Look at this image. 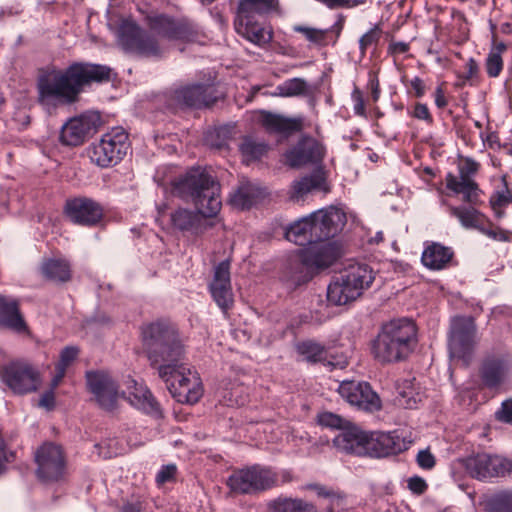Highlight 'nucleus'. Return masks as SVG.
Returning a JSON list of instances; mask_svg holds the SVG:
<instances>
[{
  "instance_id": "4468645a",
  "label": "nucleus",
  "mask_w": 512,
  "mask_h": 512,
  "mask_svg": "<svg viewBox=\"0 0 512 512\" xmlns=\"http://www.w3.org/2000/svg\"><path fill=\"white\" fill-rule=\"evenodd\" d=\"M87 386L95 402L106 411L117 408L120 398L119 387L114 379L106 372L92 371L86 374Z\"/></svg>"
},
{
  "instance_id": "864d4df0",
  "label": "nucleus",
  "mask_w": 512,
  "mask_h": 512,
  "mask_svg": "<svg viewBox=\"0 0 512 512\" xmlns=\"http://www.w3.org/2000/svg\"><path fill=\"white\" fill-rule=\"evenodd\" d=\"M240 390L241 387L237 386L233 387L229 392H226V390L219 391L220 401L227 406L243 405L245 400L237 395Z\"/></svg>"
},
{
  "instance_id": "a19ab883",
  "label": "nucleus",
  "mask_w": 512,
  "mask_h": 512,
  "mask_svg": "<svg viewBox=\"0 0 512 512\" xmlns=\"http://www.w3.org/2000/svg\"><path fill=\"white\" fill-rule=\"evenodd\" d=\"M296 349L303 359L310 363L322 362L327 359L325 347L311 340L299 343Z\"/></svg>"
},
{
  "instance_id": "e433bc0d",
  "label": "nucleus",
  "mask_w": 512,
  "mask_h": 512,
  "mask_svg": "<svg viewBox=\"0 0 512 512\" xmlns=\"http://www.w3.org/2000/svg\"><path fill=\"white\" fill-rule=\"evenodd\" d=\"M262 190L249 181H242L230 197V204L239 210L251 208L262 197Z\"/></svg>"
},
{
  "instance_id": "393cba45",
  "label": "nucleus",
  "mask_w": 512,
  "mask_h": 512,
  "mask_svg": "<svg viewBox=\"0 0 512 512\" xmlns=\"http://www.w3.org/2000/svg\"><path fill=\"white\" fill-rule=\"evenodd\" d=\"M278 13H280L279 0H239L234 21H259Z\"/></svg>"
},
{
  "instance_id": "6e6d98bb",
  "label": "nucleus",
  "mask_w": 512,
  "mask_h": 512,
  "mask_svg": "<svg viewBox=\"0 0 512 512\" xmlns=\"http://www.w3.org/2000/svg\"><path fill=\"white\" fill-rule=\"evenodd\" d=\"M177 468L174 464H168L163 466L156 475V482L159 485H163L167 482L174 480Z\"/></svg>"
},
{
  "instance_id": "69168bd1",
  "label": "nucleus",
  "mask_w": 512,
  "mask_h": 512,
  "mask_svg": "<svg viewBox=\"0 0 512 512\" xmlns=\"http://www.w3.org/2000/svg\"><path fill=\"white\" fill-rule=\"evenodd\" d=\"M410 87L414 90V95L417 98H421L424 96L426 92V86L424 81L420 77H414L409 82Z\"/></svg>"
},
{
  "instance_id": "ddd939ff",
  "label": "nucleus",
  "mask_w": 512,
  "mask_h": 512,
  "mask_svg": "<svg viewBox=\"0 0 512 512\" xmlns=\"http://www.w3.org/2000/svg\"><path fill=\"white\" fill-rule=\"evenodd\" d=\"M36 475L42 482H57L66 473V458L61 446L47 442L35 452Z\"/></svg>"
},
{
  "instance_id": "f8f14e48",
  "label": "nucleus",
  "mask_w": 512,
  "mask_h": 512,
  "mask_svg": "<svg viewBox=\"0 0 512 512\" xmlns=\"http://www.w3.org/2000/svg\"><path fill=\"white\" fill-rule=\"evenodd\" d=\"M2 381L15 394H28L39 389L42 377L37 368L28 362L16 361L0 371Z\"/></svg>"
},
{
  "instance_id": "2f4dec72",
  "label": "nucleus",
  "mask_w": 512,
  "mask_h": 512,
  "mask_svg": "<svg viewBox=\"0 0 512 512\" xmlns=\"http://www.w3.org/2000/svg\"><path fill=\"white\" fill-rule=\"evenodd\" d=\"M453 255L454 252L450 247L432 242L425 247L421 261L424 266L431 270H441L448 266Z\"/></svg>"
},
{
  "instance_id": "0e129e2a",
  "label": "nucleus",
  "mask_w": 512,
  "mask_h": 512,
  "mask_svg": "<svg viewBox=\"0 0 512 512\" xmlns=\"http://www.w3.org/2000/svg\"><path fill=\"white\" fill-rule=\"evenodd\" d=\"M510 202V196L508 193L497 192L492 195L490 198V205L492 209H497V207H504Z\"/></svg>"
},
{
  "instance_id": "4d7b16f0",
  "label": "nucleus",
  "mask_w": 512,
  "mask_h": 512,
  "mask_svg": "<svg viewBox=\"0 0 512 512\" xmlns=\"http://www.w3.org/2000/svg\"><path fill=\"white\" fill-rule=\"evenodd\" d=\"M417 464L422 468L426 470L432 469L435 464L436 460L434 455L429 450H420L416 457Z\"/></svg>"
},
{
  "instance_id": "c85d7f7f",
  "label": "nucleus",
  "mask_w": 512,
  "mask_h": 512,
  "mask_svg": "<svg viewBox=\"0 0 512 512\" xmlns=\"http://www.w3.org/2000/svg\"><path fill=\"white\" fill-rule=\"evenodd\" d=\"M149 27L154 34L168 40L186 39L189 32L187 25L165 15L150 17Z\"/></svg>"
},
{
  "instance_id": "3c124183",
  "label": "nucleus",
  "mask_w": 512,
  "mask_h": 512,
  "mask_svg": "<svg viewBox=\"0 0 512 512\" xmlns=\"http://www.w3.org/2000/svg\"><path fill=\"white\" fill-rule=\"evenodd\" d=\"M382 34V30L379 25H375L367 33H365L359 40V47L362 54H365L366 50L376 44Z\"/></svg>"
},
{
  "instance_id": "603ef678",
  "label": "nucleus",
  "mask_w": 512,
  "mask_h": 512,
  "mask_svg": "<svg viewBox=\"0 0 512 512\" xmlns=\"http://www.w3.org/2000/svg\"><path fill=\"white\" fill-rule=\"evenodd\" d=\"M503 69V60L499 52H490L486 59V71L490 77H497Z\"/></svg>"
},
{
  "instance_id": "dca6fc26",
  "label": "nucleus",
  "mask_w": 512,
  "mask_h": 512,
  "mask_svg": "<svg viewBox=\"0 0 512 512\" xmlns=\"http://www.w3.org/2000/svg\"><path fill=\"white\" fill-rule=\"evenodd\" d=\"M100 123V115L96 112L71 118L62 126L60 141L67 146L81 145L96 132Z\"/></svg>"
},
{
  "instance_id": "9b49d317",
  "label": "nucleus",
  "mask_w": 512,
  "mask_h": 512,
  "mask_svg": "<svg viewBox=\"0 0 512 512\" xmlns=\"http://www.w3.org/2000/svg\"><path fill=\"white\" fill-rule=\"evenodd\" d=\"M466 473L478 480L512 475V460L500 455L478 453L460 461Z\"/></svg>"
},
{
  "instance_id": "c03bdc74",
  "label": "nucleus",
  "mask_w": 512,
  "mask_h": 512,
  "mask_svg": "<svg viewBox=\"0 0 512 512\" xmlns=\"http://www.w3.org/2000/svg\"><path fill=\"white\" fill-rule=\"evenodd\" d=\"M240 151L247 161L256 160L266 152V145L251 138H245L240 145Z\"/></svg>"
},
{
  "instance_id": "774afa93",
  "label": "nucleus",
  "mask_w": 512,
  "mask_h": 512,
  "mask_svg": "<svg viewBox=\"0 0 512 512\" xmlns=\"http://www.w3.org/2000/svg\"><path fill=\"white\" fill-rule=\"evenodd\" d=\"M434 97H435V105L438 108L443 109L448 105V101L445 96V92H444L442 85H440L436 88V90L434 92Z\"/></svg>"
},
{
  "instance_id": "bf43d9fd",
  "label": "nucleus",
  "mask_w": 512,
  "mask_h": 512,
  "mask_svg": "<svg viewBox=\"0 0 512 512\" xmlns=\"http://www.w3.org/2000/svg\"><path fill=\"white\" fill-rule=\"evenodd\" d=\"M496 418L505 423H512V399L502 403L501 408L496 412Z\"/></svg>"
},
{
  "instance_id": "4be33fe9",
  "label": "nucleus",
  "mask_w": 512,
  "mask_h": 512,
  "mask_svg": "<svg viewBox=\"0 0 512 512\" xmlns=\"http://www.w3.org/2000/svg\"><path fill=\"white\" fill-rule=\"evenodd\" d=\"M323 155L324 148L317 140L304 137L285 154V157L290 167L297 168L309 163H317L322 160Z\"/></svg>"
},
{
  "instance_id": "49530a36",
  "label": "nucleus",
  "mask_w": 512,
  "mask_h": 512,
  "mask_svg": "<svg viewBox=\"0 0 512 512\" xmlns=\"http://www.w3.org/2000/svg\"><path fill=\"white\" fill-rule=\"evenodd\" d=\"M293 29L294 31L303 34L308 41L314 44L325 45L327 43L326 40L329 30H322L301 25L294 26Z\"/></svg>"
},
{
  "instance_id": "c756f323",
  "label": "nucleus",
  "mask_w": 512,
  "mask_h": 512,
  "mask_svg": "<svg viewBox=\"0 0 512 512\" xmlns=\"http://www.w3.org/2000/svg\"><path fill=\"white\" fill-rule=\"evenodd\" d=\"M234 28L240 36L259 47H265L273 38L272 29L261 25L258 20L234 21Z\"/></svg>"
},
{
  "instance_id": "473e14b6",
  "label": "nucleus",
  "mask_w": 512,
  "mask_h": 512,
  "mask_svg": "<svg viewBox=\"0 0 512 512\" xmlns=\"http://www.w3.org/2000/svg\"><path fill=\"white\" fill-rule=\"evenodd\" d=\"M445 183L450 191L455 194H462L464 202L470 205L481 203L480 194L482 191L474 180L458 179L454 174L448 173L445 177Z\"/></svg>"
},
{
  "instance_id": "680f3d73",
  "label": "nucleus",
  "mask_w": 512,
  "mask_h": 512,
  "mask_svg": "<svg viewBox=\"0 0 512 512\" xmlns=\"http://www.w3.org/2000/svg\"><path fill=\"white\" fill-rule=\"evenodd\" d=\"M412 115L416 119L423 120L428 124H431L433 122V118L426 104L416 103Z\"/></svg>"
},
{
  "instance_id": "9d476101",
  "label": "nucleus",
  "mask_w": 512,
  "mask_h": 512,
  "mask_svg": "<svg viewBox=\"0 0 512 512\" xmlns=\"http://www.w3.org/2000/svg\"><path fill=\"white\" fill-rule=\"evenodd\" d=\"M117 42L127 52L143 57H159L162 47L155 37L130 20H124L117 30Z\"/></svg>"
},
{
  "instance_id": "f3484780",
  "label": "nucleus",
  "mask_w": 512,
  "mask_h": 512,
  "mask_svg": "<svg viewBox=\"0 0 512 512\" xmlns=\"http://www.w3.org/2000/svg\"><path fill=\"white\" fill-rule=\"evenodd\" d=\"M340 255L341 247L336 241H318L302 250L301 261L309 269L322 270L333 265Z\"/></svg>"
},
{
  "instance_id": "a878e982",
  "label": "nucleus",
  "mask_w": 512,
  "mask_h": 512,
  "mask_svg": "<svg viewBox=\"0 0 512 512\" xmlns=\"http://www.w3.org/2000/svg\"><path fill=\"white\" fill-rule=\"evenodd\" d=\"M403 449L404 444L395 432L380 433L375 437H371L367 434L365 442L366 452L364 456L382 458L397 454Z\"/></svg>"
},
{
  "instance_id": "ea45409f",
  "label": "nucleus",
  "mask_w": 512,
  "mask_h": 512,
  "mask_svg": "<svg viewBox=\"0 0 512 512\" xmlns=\"http://www.w3.org/2000/svg\"><path fill=\"white\" fill-rule=\"evenodd\" d=\"M43 275L52 281L65 282L71 277L70 265L62 259H48L41 266Z\"/></svg>"
},
{
  "instance_id": "4c0bfd02",
  "label": "nucleus",
  "mask_w": 512,
  "mask_h": 512,
  "mask_svg": "<svg viewBox=\"0 0 512 512\" xmlns=\"http://www.w3.org/2000/svg\"><path fill=\"white\" fill-rule=\"evenodd\" d=\"M313 190L328 191L324 177L319 173H313L294 181L291 187V199L298 200Z\"/></svg>"
},
{
  "instance_id": "bb28decb",
  "label": "nucleus",
  "mask_w": 512,
  "mask_h": 512,
  "mask_svg": "<svg viewBox=\"0 0 512 512\" xmlns=\"http://www.w3.org/2000/svg\"><path fill=\"white\" fill-rule=\"evenodd\" d=\"M367 433L348 424L333 439V446L341 453L364 456Z\"/></svg>"
},
{
  "instance_id": "20e7f679",
  "label": "nucleus",
  "mask_w": 512,
  "mask_h": 512,
  "mask_svg": "<svg viewBox=\"0 0 512 512\" xmlns=\"http://www.w3.org/2000/svg\"><path fill=\"white\" fill-rule=\"evenodd\" d=\"M418 343L417 326L408 318L389 321L381 327L373 341L372 354L382 363H397L406 360Z\"/></svg>"
},
{
  "instance_id": "412c9836",
  "label": "nucleus",
  "mask_w": 512,
  "mask_h": 512,
  "mask_svg": "<svg viewBox=\"0 0 512 512\" xmlns=\"http://www.w3.org/2000/svg\"><path fill=\"white\" fill-rule=\"evenodd\" d=\"M510 367L508 362L497 356L486 357L479 367V379L481 386L500 391L509 379Z\"/></svg>"
},
{
  "instance_id": "7ed1b4c3",
  "label": "nucleus",
  "mask_w": 512,
  "mask_h": 512,
  "mask_svg": "<svg viewBox=\"0 0 512 512\" xmlns=\"http://www.w3.org/2000/svg\"><path fill=\"white\" fill-rule=\"evenodd\" d=\"M171 191L191 201L204 216H216L222 206L220 184L203 168H191L171 182Z\"/></svg>"
},
{
  "instance_id": "338daca9",
  "label": "nucleus",
  "mask_w": 512,
  "mask_h": 512,
  "mask_svg": "<svg viewBox=\"0 0 512 512\" xmlns=\"http://www.w3.org/2000/svg\"><path fill=\"white\" fill-rule=\"evenodd\" d=\"M368 86L371 90V95H372L373 101L374 102L378 101V99L380 97V84H379L378 77L373 73H370V75H369Z\"/></svg>"
},
{
  "instance_id": "5701e85b",
  "label": "nucleus",
  "mask_w": 512,
  "mask_h": 512,
  "mask_svg": "<svg viewBox=\"0 0 512 512\" xmlns=\"http://www.w3.org/2000/svg\"><path fill=\"white\" fill-rule=\"evenodd\" d=\"M210 292L222 310L229 309L233 304V293L230 280V263L222 261L215 267Z\"/></svg>"
},
{
  "instance_id": "7c9ffc66",
  "label": "nucleus",
  "mask_w": 512,
  "mask_h": 512,
  "mask_svg": "<svg viewBox=\"0 0 512 512\" xmlns=\"http://www.w3.org/2000/svg\"><path fill=\"white\" fill-rule=\"evenodd\" d=\"M0 326L17 333L27 330V325L20 314L16 300L0 295Z\"/></svg>"
},
{
  "instance_id": "79ce46f5",
  "label": "nucleus",
  "mask_w": 512,
  "mask_h": 512,
  "mask_svg": "<svg viewBox=\"0 0 512 512\" xmlns=\"http://www.w3.org/2000/svg\"><path fill=\"white\" fill-rule=\"evenodd\" d=\"M307 91V83L301 78H292L276 87L274 96L279 97H295L305 94Z\"/></svg>"
},
{
  "instance_id": "2eb2a0df",
  "label": "nucleus",
  "mask_w": 512,
  "mask_h": 512,
  "mask_svg": "<svg viewBox=\"0 0 512 512\" xmlns=\"http://www.w3.org/2000/svg\"><path fill=\"white\" fill-rule=\"evenodd\" d=\"M338 393L350 405L366 412H376L382 408L379 395L368 382L343 381Z\"/></svg>"
},
{
  "instance_id": "6e6552de",
  "label": "nucleus",
  "mask_w": 512,
  "mask_h": 512,
  "mask_svg": "<svg viewBox=\"0 0 512 512\" xmlns=\"http://www.w3.org/2000/svg\"><path fill=\"white\" fill-rule=\"evenodd\" d=\"M476 344V325L473 318L463 316L453 318L448 341L451 359L468 365Z\"/></svg>"
},
{
  "instance_id": "37998d69",
  "label": "nucleus",
  "mask_w": 512,
  "mask_h": 512,
  "mask_svg": "<svg viewBox=\"0 0 512 512\" xmlns=\"http://www.w3.org/2000/svg\"><path fill=\"white\" fill-rule=\"evenodd\" d=\"M485 512H512V491H501L490 497Z\"/></svg>"
},
{
  "instance_id": "de8ad7c7",
  "label": "nucleus",
  "mask_w": 512,
  "mask_h": 512,
  "mask_svg": "<svg viewBox=\"0 0 512 512\" xmlns=\"http://www.w3.org/2000/svg\"><path fill=\"white\" fill-rule=\"evenodd\" d=\"M459 176L458 179L464 180H474L473 176H475L480 168V164L475 160L466 157L462 158L459 164Z\"/></svg>"
},
{
  "instance_id": "39448f33",
  "label": "nucleus",
  "mask_w": 512,
  "mask_h": 512,
  "mask_svg": "<svg viewBox=\"0 0 512 512\" xmlns=\"http://www.w3.org/2000/svg\"><path fill=\"white\" fill-rule=\"evenodd\" d=\"M375 279L373 270L364 263H353L336 275L327 289L328 301L335 305H345L355 301Z\"/></svg>"
},
{
  "instance_id": "13d9d810",
  "label": "nucleus",
  "mask_w": 512,
  "mask_h": 512,
  "mask_svg": "<svg viewBox=\"0 0 512 512\" xmlns=\"http://www.w3.org/2000/svg\"><path fill=\"white\" fill-rule=\"evenodd\" d=\"M409 490L416 495H422L426 492L428 485L426 481L419 476L410 477L407 481Z\"/></svg>"
},
{
  "instance_id": "58836bf2",
  "label": "nucleus",
  "mask_w": 512,
  "mask_h": 512,
  "mask_svg": "<svg viewBox=\"0 0 512 512\" xmlns=\"http://www.w3.org/2000/svg\"><path fill=\"white\" fill-rule=\"evenodd\" d=\"M271 508L273 512H318L317 507L300 498L279 497L275 499Z\"/></svg>"
},
{
  "instance_id": "e2e57ef3",
  "label": "nucleus",
  "mask_w": 512,
  "mask_h": 512,
  "mask_svg": "<svg viewBox=\"0 0 512 512\" xmlns=\"http://www.w3.org/2000/svg\"><path fill=\"white\" fill-rule=\"evenodd\" d=\"M38 406L47 410H52L55 407V393L54 390L49 389L44 392L38 402Z\"/></svg>"
},
{
  "instance_id": "6ab92c4d",
  "label": "nucleus",
  "mask_w": 512,
  "mask_h": 512,
  "mask_svg": "<svg viewBox=\"0 0 512 512\" xmlns=\"http://www.w3.org/2000/svg\"><path fill=\"white\" fill-rule=\"evenodd\" d=\"M314 223V237L326 241L335 237L346 223L345 214L338 208L330 206L311 213Z\"/></svg>"
},
{
  "instance_id": "8fccbe9b",
  "label": "nucleus",
  "mask_w": 512,
  "mask_h": 512,
  "mask_svg": "<svg viewBox=\"0 0 512 512\" xmlns=\"http://www.w3.org/2000/svg\"><path fill=\"white\" fill-rule=\"evenodd\" d=\"M481 233L495 241H501V242L512 241V233L510 231H507L498 226H495L493 223H492V226L485 224L483 229L481 230Z\"/></svg>"
},
{
  "instance_id": "052dcab7",
  "label": "nucleus",
  "mask_w": 512,
  "mask_h": 512,
  "mask_svg": "<svg viewBox=\"0 0 512 512\" xmlns=\"http://www.w3.org/2000/svg\"><path fill=\"white\" fill-rule=\"evenodd\" d=\"M352 99L354 101V112L356 115L365 116L366 115V107L363 98L362 92L355 88L352 92Z\"/></svg>"
},
{
  "instance_id": "72a5a7b5",
  "label": "nucleus",
  "mask_w": 512,
  "mask_h": 512,
  "mask_svg": "<svg viewBox=\"0 0 512 512\" xmlns=\"http://www.w3.org/2000/svg\"><path fill=\"white\" fill-rule=\"evenodd\" d=\"M474 206H450L449 211L452 216L460 221L464 228L476 229L481 232L485 224L492 226V222Z\"/></svg>"
},
{
  "instance_id": "f03ea898",
  "label": "nucleus",
  "mask_w": 512,
  "mask_h": 512,
  "mask_svg": "<svg viewBox=\"0 0 512 512\" xmlns=\"http://www.w3.org/2000/svg\"><path fill=\"white\" fill-rule=\"evenodd\" d=\"M144 350L151 365L165 377L182 362L185 356L183 339L175 324L157 320L146 324L141 331Z\"/></svg>"
},
{
  "instance_id": "1a4fd4ad",
  "label": "nucleus",
  "mask_w": 512,
  "mask_h": 512,
  "mask_svg": "<svg viewBox=\"0 0 512 512\" xmlns=\"http://www.w3.org/2000/svg\"><path fill=\"white\" fill-rule=\"evenodd\" d=\"M170 394L180 403L194 404L203 395L201 379L196 371L180 362L167 376L160 377Z\"/></svg>"
},
{
  "instance_id": "aec40b11",
  "label": "nucleus",
  "mask_w": 512,
  "mask_h": 512,
  "mask_svg": "<svg viewBox=\"0 0 512 512\" xmlns=\"http://www.w3.org/2000/svg\"><path fill=\"white\" fill-rule=\"evenodd\" d=\"M212 86L196 84L176 89L169 100L172 108L209 106L216 101Z\"/></svg>"
},
{
  "instance_id": "5fc2aeb1",
  "label": "nucleus",
  "mask_w": 512,
  "mask_h": 512,
  "mask_svg": "<svg viewBox=\"0 0 512 512\" xmlns=\"http://www.w3.org/2000/svg\"><path fill=\"white\" fill-rule=\"evenodd\" d=\"M79 350L77 347L68 346L65 347L60 354V361L56 365L60 368L67 369V367L76 359Z\"/></svg>"
},
{
  "instance_id": "f704fd0d",
  "label": "nucleus",
  "mask_w": 512,
  "mask_h": 512,
  "mask_svg": "<svg viewBox=\"0 0 512 512\" xmlns=\"http://www.w3.org/2000/svg\"><path fill=\"white\" fill-rule=\"evenodd\" d=\"M288 241L303 246L318 242L314 237V223L311 214L293 223L285 232Z\"/></svg>"
},
{
  "instance_id": "cd10ccee",
  "label": "nucleus",
  "mask_w": 512,
  "mask_h": 512,
  "mask_svg": "<svg viewBox=\"0 0 512 512\" xmlns=\"http://www.w3.org/2000/svg\"><path fill=\"white\" fill-rule=\"evenodd\" d=\"M204 216L199 209L190 210L179 207L170 213V226L173 230L199 234L205 230Z\"/></svg>"
},
{
  "instance_id": "0eeeda50",
  "label": "nucleus",
  "mask_w": 512,
  "mask_h": 512,
  "mask_svg": "<svg viewBox=\"0 0 512 512\" xmlns=\"http://www.w3.org/2000/svg\"><path fill=\"white\" fill-rule=\"evenodd\" d=\"M129 148L128 134L121 127L112 128L93 143L88 154L91 161L99 167L107 168L119 163Z\"/></svg>"
},
{
  "instance_id": "f257e3e1",
  "label": "nucleus",
  "mask_w": 512,
  "mask_h": 512,
  "mask_svg": "<svg viewBox=\"0 0 512 512\" xmlns=\"http://www.w3.org/2000/svg\"><path fill=\"white\" fill-rule=\"evenodd\" d=\"M111 68L91 63H74L61 70L48 66L39 70L37 88L41 104H71L82 87L91 82L110 80Z\"/></svg>"
},
{
  "instance_id": "a211bd4d",
  "label": "nucleus",
  "mask_w": 512,
  "mask_h": 512,
  "mask_svg": "<svg viewBox=\"0 0 512 512\" xmlns=\"http://www.w3.org/2000/svg\"><path fill=\"white\" fill-rule=\"evenodd\" d=\"M64 212L71 222L83 226H94L103 217L100 204L85 197L67 200Z\"/></svg>"
},
{
  "instance_id": "a18cd8bd",
  "label": "nucleus",
  "mask_w": 512,
  "mask_h": 512,
  "mask_svg": "<svg viewBox=\"0 0 512 512\" xmlns=\"http://www.w3.org/2000/svg\"><path fill=\"white\" fill-rule=\"evenodd\" d=\"M421 401L419 393L414 392L411 381H405L403 387L399 391L398 402L405 408H414Z\"/></svg>"
},
{
  "instance_id": "423d86ee",
  "label": "nucleus",
  "mask_w": 512,
  "mask_h": 512,
  "mask_svg": "<svg viewBox=\"0 0 512 512\" xmlns=\"http://www.w3.org/2000/svg\"><path fill=\"white\" fill-rule=\"evenodd\" d=\"M227 484L234 492L256 494L279 486V477L270 467L253 465L233 472Z\"/></svg>"
},
{
  "instance_id": "b1692460",
  "label": "nucleus",
  "mask_w": 512,
  "mask_h": 512,
  "mask_svg": "<svg viewBox=\"0 0 512 512\" xmlns=\"http://www.w3.org/2000/svg\"><path fill=\"white\" fill-rule=\"evenodd\" d=\"M126 393L129 403L138 410L155 417L162 416L159 403L143 383L137 382L132 378L127 379Z\"/></svg>"
},
{
  "instance_id": "09e8293b",
  "label": "nucleus",
  "mask_w": 512,
  "mask_h": 512,
  "mask_svg": "<svg viewBox=\"0 0 512 512\" xmlns=\"http://www.w3.org/2000/svg\"><path fill=\"white\" fill-rule=\"evenodd\" d=\"M318 423L325 427L340 429V431L349 424L344 418L331 412L319 414Z\"/></svg>"
},
{
  "instance_id": "c9c22d12",
  "label": "nucleus",
  "mask_w": 512,
  "mask_h": 512,
  "mask_svg": "<svg viewBox=\"0 0 512 512\" xmlns=\"http://www.w3.org/2000/svg\"><path fill=\"white\" fill-rule=\"evenodd\" d=\"M261 122L268 130L281 133H292L302 130L304 120L302 117L290 118L270 112H263Z\"/></svg>"
}]
</instances>
